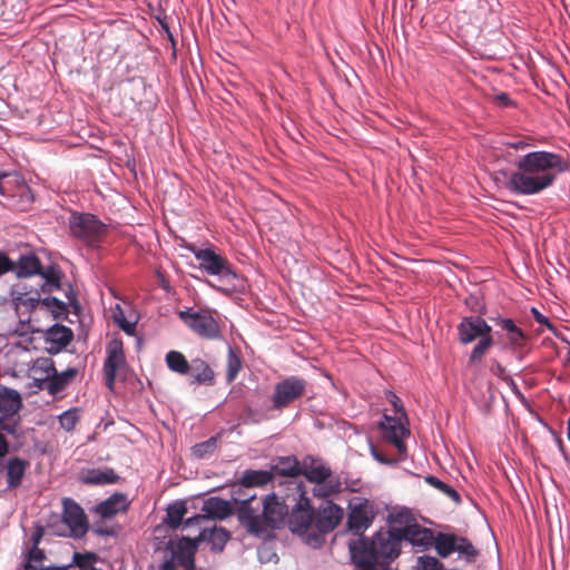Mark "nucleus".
<instances>
[{"mask_svg": "<svg viewBox=\"0 0 570 570\" xmlns=\"http://www.w3.org/2000/svg\"><path fill=\"white\" fill-rule=\"evenodd\" d=\"M119 479V475L110 468L104 470L89 469L82 476L85 483L94 485L114 484L117 483Z\"/></svg>", "mask_w": 570, "mask_h": 570, "instance_id": "nucleus-31", "label": "nucleus"}, {"mask_svg": "<svg viewBox=\"0 0 570 570\" xmlns=\"http://www.w3.org/2000/svg\"><path fill=\"white\" fill-rule=\"evenodd\" d=\"M491 372H492V374H494L495 376H498L500 379H504L505 373H507L505 367L503 365H501L498 361H494L492 363Z\"/></svg>", "mask_w": 570, "mask_h": 570, "instance_id": "nucleus-61", "label": "nucleus"}, {"mask_svg": "<svg viewBox=\"0 0 570 570\" xmlns=\"http://www.w3.org/2000/svg\"><path fill=\"white\" fill-rule=\"evenodd\" d=\"M400 540L409 542L411 546L425 550L433 544L434 533L431 529L420 525L417 522L406 528H397Z\"/></svg>", "mask_w": 570, "mask_h": 570, "instance_id": "nucleus-17", "label": "nucleus"}, {"mask_svg": "<svg viewBox=\"0 0 570 570\" xmlns=\"http://www.w3.org/2000/svg\"><path fill=\"white\" fill-rule=\"evenodd\" d=\"M50 294V293H47ZM41 305L52 314L55 320H65L69 313L68 303L55 297L47 295L42 298Z\"/></svg>", "mask_w": 570, "mask_h": 570, "instance_id": "nucleus-35", "label": "nucleus"}, {"mask_svg": "<svg viewBox=\"0 0 570 570\" xmlns=\"http://www.w3.org/2000/svg\"><path fill=\"white\" fill-rule=\"evenodd\" d=\"M497 327L505 333V343L502 345L504 348H519L520 343L527 342L528 336L525 332L519 327L512 318L502 317L500 315L490 317Z\"/></svg>", "mask_w": 570, "mask_h": 570, "instance_id": "nucleus-18", "label": "nucleus"}, {"mask_svg": "<svg viewBox=\"0 0 570 570\" xmlns=\"http://www.w3.org/2000/svg\"><path fill=\"white\" fill-rule=\"evenodd\" d=\"M458 341L468 345L476 341L481 335L492 332V327L484 318L478 315L464 316L456 326Z\"/></svg>", "mask_w": 570, "mask_h": 570, "instance_id": "nucleus-15", "label": "nucleus"}, {"mask_svg": "<svg viewBox=\"0 0 570 570\" xmlns=\"http://www.w3.org/2000/svg\"><path fill=\"white\" fill-rule=\"evenodd\" d=\"M218 436H210L206 441L199 442L191 446V454L194 458L203 460L209 458L217 450Z\"/></svg>", "mask_w": 570, "mask_h": 570, "instance_id": "nucleus-39", "label": "nucleus"}, {"mask_svg": "<svg viewBox=\"0 0 570 570\" xmlns=\"http://www.w3.org/2000/svg\"><path fill=\"white\" fill-rule=\"evenodd\" d=\"M313 484V495L320 499H324V501L330 497L341 492L342 490V482L340 478L335 475H331L328 479Z\"/></svg>", "mask_w": 570, "mask_h": 570, "instance_id": "nucleus-33", "label": "nucleus"}, {"mask_svg": "<svg viewBox=\"0 0 570 570\" xmlns=\"http://www.w3.org/2000/svg\"><path fill=\"white\" fill-rule=\"evenodd\" d=\"M14 274L18 278L40 276L43 294L61 289V271L53 265L43 266L35 253L21 254L16 262Z\"/></svg>", "mask_w": 570, "mask_h": 570, "instance_id": "nucleus-5", "label": "nucleus"}, {"mask_svg": "<svg viewBox=\"0 0 570 570\" xmlns=\"http://www.w3.org/2000/svg\"><path fill=\"white\" fill-rule=\"evenodd\" d=\"M306 510L311 519L308 530L314 528L318 532L314 534L306 533V543L316 548L324 541L322 534L333 531L340 524L344 517V510L332 500H325L315 508L312 505L308 495Z\"/></svg>", "mask_w": 570, "mask_h": 570, "instance_id": "nucleus-4", "label": "nucleus"}, {"mask_svg": "<svg viewBox=\"0 0 570 570\" xmlns=\"http://www.w3.org/2000/svg\"><path fill=\"white\" fill-rule=\"evenodd\" d=\"M29 463L19 456L10 458L7 463V487L8 489H17L21 485Z\"/></svg>", "mask_w": 570, "mask_h": 570, "instance_id": "nucleus-28", "label": "nucleus"}, {"mask_svg": "<svg viewBox=\"0 0 570 570\" xmlns=\"http://www.w3.org/2000/svg\"><path fill=\"white\" fill-rule=\"evenodd\" d=\"M8 452V442L6 438L0 433V458L4 456Z\"/></svg>", "mask_w": 570, "mask_h": 570, "instance_id": "nucleus-64", "label": "nucleus"}, {"mask_svg": "<svg viewBox=\"0 0 570 570\" xmlns=\"http://www.w3.org/2000/svg\"><path fill=\"white\" fill-rule=\"evenodd\" d=\"M202 510L205 512L207 521L209 518L224 520L233 513V505L225 499L210 497L204 501Z\"/></svg>", "mask_w": 570, "mask_h": 570, "instance_id": "nucleus-27", "label": "nucleus"}, {"mask_svg": "<svg viewBox=\"0 0 570 570\" xmlns=\"http://www.w3.org/2000/svg\"><path fill=\"white\" fill-rule=\"evenodd\" d=\"M502 157L515 170L508 176L505 187L514 195L532 196L550 188L560 174L570 169L569 163L560 154L547 150H528L525 140L504 142Z\"/></svg>", "mask_w": 570, "mask_h": 570, "instance_id": "nucleus-1", "label": "nucleus"}, {"mask_svg": "<svg viewBox=\"0 0 570 570\" xmlns=\"http://www.w3.org/2000/svg\"><path fill=\"white\" fill-rule=\"evenodd\" d=\"M487 353L488 350L478 342L469 355V365H476L481 363Z\"/></svg>", "mask_w": 570, "mask_h": 570, "instance_id": "nucleus-47", "label": "nucleus"}, {"mask_svg": "<svg viewBox=\"0 0 570 570\" xmlns=\"http://www.w3.org/2000/svg\"><path fill=\"white\" fill-rule=\"evenodd\" d=\"M458 542V537L454 534L439 532L436 537H434L433 543L440 557L446 558L451 553L455 551V543Z\"/></svg>", "mask_w": 570, "mask_h": 570, "instance_id": "nucleus-37", "label": "nucleus"}, {"mask_svg": "<svg viewBox=\"0 0 570 570\" xmlns=\"http://www.w3.org/2000/svg\"><path fill=\"white\" fill-rule=\"evenodd\" d=\"M478 342L485 347V350H490L492 345L494 344L493 336L491 332H488L487 334L481 335L478 338Z\"/></svg>", "mask_w": 570, "mask_h": 570, "instance_id": "nucleus-60", "label": "nucleus"}, {"mask_svg": "<svg viewBox=\"0 0 570 570\" xmlns=\"http://www.w3.org/2000/svg\"><path fill=\"white\" fill-rule=\"evenodd\" d=\"M116 324L128 335H132L137 321H128L126 317H116Z\"/></svg>", "mask_w": 570, "mask_h": 570, "instance_id": "nucleus-51", "label": "nucleus"}, {"mask_svg": "<svg viewBox=\"0 0 570 570\" xmlns=\"http://www.w3.org/2000/svg\"><path fill=\"white\" fill-rule=\"evenodd\" d=\"M397 528H381L371 538L361 537L348 542L351 559L356 569L374 570L376 566L385 568L401 552Z\"/></svg>", "mask_w": 570, "mask_h": 570, "instance_id": "nucleus-3", "label": "nucleus"}, {"mask_svg": "<svg viewBox=\"0 0 570 570\" xmlns=\"http://www.w3.org/2000/svg\"><path fill=\"white\" fill-rule=\"evenodd\" d=\"M104 373H105L106 386L109 390H114V385H115L116 377H117V372L116 371L104 370Z\"/></svg>", "mask_w": 570, "mask_h": 570, "instance_id": "nucleus-59", "label": "nucleus"}, {"mask_svg": "<svg viewBox=\"0 0 570 570\" xmlns=\"http://www.w3.org/2000/svg\"><path fill=\"white\" fill-rule=\"evenodd\" d=\"M166 364L170 371L181 375L188 374L193 367V362L189 364L184 354L177 351L166 354Z\"/></svg>", "mask_w": 570, "mask_h": 570, "instance_id": "nucleus-36", "label": "nucleus"}, {"mask_svg": "<svg viewBox=\"0 0 570 570\" xmlns=\"http://www.w3.org/2000/svg\"><path fill=\"white\" fill-rule=\"evenodd\" d=\"M371 454L372 456L380 463L382 464H385V465H394L396 463L395 460L393 459H390V458H386L385 455H383L382 453L379 452V450L373 445L371 444Z\"/></svg>", "mask_w": 570, "mask_h": 570, "instance_id": "nucleus-55", "label": "nucleus"}, {"mask_svg": "<svg viewBox=\"0 0 570 570\" xmlns=\"http://www.w3.org/2000/svg\"><path fill=\"white\" fill-rule=\"evenodd\" d=\"M425 481L440 490L442 493H444L446 497H449L453 502L456 504L461 503V495L460 493L450 484L441 481L434 475H429L425 478Z\"/></svg>", "mask_w": 570, "mask_h": 570, "instance_id": "nucleus-40", "label": "nucleus"}, {"mask_svg": "<svg viewBox=\"0 0 570 570\" xmlns=\"http://www.w3.org/2000/svg\"><path fill=\"white\" fill-rule=\"evenodd\" d=\"M69 228L73 237L88 246H96L106 234V225L90 213L73 212L69 217Z\"/></svg>", "mask_w": 570, "mask_h": 570, "instance_id": "nucleus-6", "label": "nucleus"}, {"mask_svg": "<svg viewBox=\"0 0 570 570\" xmlns=\"http://www.w3.org/2000/svg\"><path fill=\"white\" fill-rule=\"evenodd\" d=\"M107 357L104 362V370L116 371L126 366L124 344L120 338H112L106 347Z\"/></svg>", "mask_w": 570, "mask_h": 570, "instance_id": "nucleus-25", "label": "nucleus"}, {"mask_svg": "<svg viewBox=\"0 0 570 570\" xmlns=\"http://www.w3.org/2000/svg\"><path fill=\"white\" fill-rule=\"evenodd\" d=\"M166 523L170 529H177L181 525L183 519L187 513V508L185 502L179 501L173 504H169L166 510Z\"/></svg>", "mask_w": 570, "mask_h": 570, "instance_id": "nucleus-38", "label": "nucleus"}, {"mask_svg": "<svg viewBox=\"0 0 570 570\" xmlns=\"http://www.w3.org/2000/svg\"><path fill=\"white\" fill-rule=\"evenodd\" d=\"M62 522L68 528V532L59 533L60 535L80 539L89 529L83 509L71 498L62 500Z\"/></svg>", "mask_w": 570, "mask_h": 570, "instance_id": "nucleus-10", "label": "nucleus"}, {"mask_svg": "<svg viewBox=\"0 0 570 570\" xmlns=\"http://www.w3.org/2000/svg\"><path fill=\"white\" fill-rule=\"evenodd\" d=\"M198 544L196 537L194 539L183 537L176 543L170 541L166 547V551H168L184 569H195V554Z\"/></svg>", "mask_w": 570, "mask_h": 570, "instance_id": "nucleus-16", "label": "nucleus"}, {"mask_svg": "<svg viewBox=\"0 0 570 570\" xmlns=\"http://www.w3.org/2000/svg\"><path fill=\"white\" fill-rule=\"evenodd\" d=\"M129 501L125 493L116 492L108 499L101 501L95 507V512L102 519L112 518L119 512H124L128 509Z\"/></svg>", "mask_w": 570, "mask_h": 570, "instance_id": "nucleus-22", "label": "nucleus"}, {"mask_svg": "<svg viewBox=\"0 0 570 570\" xmlns=\"http://www.w3.org/2000/svg\"><path fill=\"white\" fill-rule=\"evenodd\" d=\"M389 401L392 403L396 413L401 412L402 416H405L401 400L393 392L389 393Z\"/></svg>", "mask_w": 570, "mask_h": 570, "instance_id": "nucleus-58", "label": "nucleus"}, {"mask_svg": "<svg viewBox=\"0 0 570 570\" xmlns=\"http://www.w3.org/2000/svg\"><path fill=\"white\" fill-rule=\"evenodd\" d=\"M78 420H79V415H78L77 409L67 410V411L62 412L59 416L60 425L66 431L73 430Z\"/></svg>", "mask_w": 570, "mask_h": 570, "instance_id": "nucleus-45", "label": "nucleus"}, {"mask_svg": "<svg viewBox=\"0 0 570 570\" xmlns=\"http://www.w3.org/2000/svg\"><path fill=\"white\" fill-rule=\"evenodd\" d=\"M78 370L76 367H68L66 371L58 372L47 382L46 390L51 395H57L62 392L70 382L77 376Z\"/></svg>", "mask_w": 570, "mask_h": 570, "instance_id": "nucleus-30", "label": "nucleus"}, {"mask_svg": "<svg viewBox=\"0 0 570 570\" xmlns=\"http://www.w3.org/2000/svg\"><path fill=\"white\" fill-rule=\"evenodd\" d=\"M9 177H10V175L7 173L0 174V194L3 196H11V194L4 188V186L2 184V180L7 179Z\"/></svg>", "mask_w": 570, "mask_h": 570, "instance_id": "nucleus-63", "label": "nucleus"}, {"mask_svg": "<svg viewBox=\"0 0 570 570\" xmlns=\"http://www.w3.org/2000/svg\"><path fill=\"white\" fill-rule=\"evenodd\" d=\"M179 318L200 337L216 340L220 336L217 321L207 311L187 308L179 312Z\"/></svg>", "mask_w": 570, "mask_h": 570, "instance_id": "nucleus-9", "label": "nucleus"}, {"mask_svg": "<svg viewBox=\"0 0 570 570\" xmlns=\"http://www.w3.org/2000/svg\"><path fill=\"white\" fill-rule=\"evenodd\" d=\"M380 429L383 439L397 449L402 459L406 458L404 439L410 434V431L401 419L384 414L383 420L380 422Z\"/></svg>", "mask_w": 570, "mask_h": 570, "instance_id": "nucleus-13", "label": "nucleus"}, {"mask_svg": "<svg viewBox=\"0 0 570 570\" xmlns=\"http://www.w3.org/2000/svg\"><path fill=\"white\" fill-rule=\"evenodd\" d=\"M392 524L389 528H406L416 523L415 518L409 509H401L400 511L391 514Z\"/></svg>", "mask_w": 570, "mask_h": 570, "instance_id": "nucleus-41", "label": "nucleus"}, {"mask_svg": "<svg viewBox=\"0 0 570 570\" xmlns=\"http://www.w3.org/2000/svg\"><path fill=\"white\" fill-rule=\"evenodd\" d=\"M422 570H442L443 564L434 557L422 556L419 558Z\"/></svg>", "mask_w": 570, "mask_h": 570, "instance_id": "nucleus-46", "label": "nucleus"}, {"mask_svg": "<svg viewBox=\"0 0 570 570\" xmlns=\"http://www.w3.org/2000/svg\"><path fill=\"white\" fill-rule=\"evenodd\" d=\"M42 293L41 284H39V287H32L22 282L14 284L10 289V296L17 314L20 315L21 312L28 314L33 311L41 304Z\"/></svg>", "mask_w": 570, "mask_h": 570, "instance_id": "nucleus-12", "label": "nucleus"}, {"mask_svg": "<svg viewBox=\"0 0 570 570\" xmlns=\"http://www.w3.org/2000/svg\"><path fill=\"white\" fill-rule=\"evenodd\" d=\"M72 337L71 328L61 324H53L47 330L45 335L46 344L48 345L46 347L47 352L49 354H58L71 342Z\"/></svg>", "mask_w": 570, "mask_h": 570, "instance_id": "nucleus-20", "label": "nucleus"}, {"mask_svg": "<svg viewBox=\"0 0 570 570\" xmlns=\"http://www.w3.org/2000/svg\"><path fill=\"white\" fill-rule=\"evenodd\" d=\"M531 314L537 323L544 325L549 331H551L553 334H557L556 326L549 321V318L540 313L535 307L531 308Z\"/></svg>", "mask_w": 570, "mask_h": 570, "instance_id": "nucleus-48", "label": "nucleus"}, {"mask_svg": "<svg viewBox=\"0 0 570 570\" xmlns=\"http://www.w3.org/2000/svg\"><path fill=\"white\" fill-rule=\"evenodd\" d=\"M237 507V519L249 534L261 535L266 531L264 522L262 500L256 499V494H249L244 499H234Z\"/></svg>", "mask_w": 570, "mask_h": 570, "instance_id": "nucleus-7", "label": "nucleus"}, {"mask_svg": "<svg viewBox=\"0 0 570 570\" xmlns=\"http://www.w3.org/2000/svg\"><path fill=\"white\" fill-rule=\"evenodd\" d=\"M505 350L510 351L518 362H522L524 360L525 354L528 353L527 342L520 343L519 348H505Z\"/></svg>", "mask_w": 570, "mask_h": 570, "instance_id": "nucleus-56", "label": "nucleus"}, {"mask_svg": "<svg viewBox=\"0 0 570 570\" xmlns=\"http://www.w3.org/2000/svg\"><path fill=\"white\" fill-rule=\"evenodd\" d=\"M204 522H207V518L206 515L204 514H196L194 517H190V518H187L183 523V529H188V528H191V527H198V528H203V523Z\"/></svg>", "mask_w": 570, "mask_h": 570, "instance_id": "nucleus-53", "label": "nucleus"}, {"mask_svg": "<svg viewBox=\"0 0 570 570\" xmlns=\"http://www.w3.org/2000/svg\"><path fill=\"white\" fill-rule=\"evenodd\" d=\"M455 551H458L460 554H463L468 561H471L478 554L476 549L473 547L470 540L464 537H458Z\"/></svg>", "mask_w": 570, "mask_h": 570, "instance_id": "nucleus-44", "label": "nucleus"}, {"mask_svg": "<svg viewBox=\"0 0 570 570\" xmlns=\"http://www.w3.org/2000/svg\"><path fill=\"white\" fill-rule=\"evenodd\" d=\"M92 532L100 537H116L117 531L114 528L104 525L102 523H94Z\"/></svg>", "mask_w": 570, "mask_h": 570, "instance_id": "nucleus-52", "label": "nucleus"}, {"mask_svg": "<svg viewBox=\"0 0 570 570\" xmlns=\"http://www.w3.org/2000/svg\"><path fill=\"white\" fill-rule=\"evenodd\" d=\"M96 560V554L91 552L85 554L76 552L73 554V562L79 570H102L95 566Z\"/></svg>", "mask_w": 570, "mask_h": 570, "instance_id": "nucleus-43", "label": "nucleus"}, {"mask_svg": "<svg viewBox=\"0 0 570 570\" xmlns=\"http://www.w3.org/2000/svg\"><path fill=\"white\" fill-rule=\"evenodd\" d=\"M301 474L311 483H320L333 475L324 460L313 455H306L303 459Z\"/></svg>", "mask_w": 570, "mask_h": 570, "instance_id": "nucleus-19", "label": "nucleus"}, {"mask_svg": "<svg viewBox=\"0 0 570 570\" xmlns=\"http://www.w3.org/2000/svg\"><path fill=\"white\" fill-rule=\"evenodd\" d=\"M273 481V472L269 470L247 469L242 473L239 482L245 488L262 487Z\"/></svg>", "mask_w": 570, "mask_h": 570, "instance_id": "nucleus-32", "label": "nucleus"}, {"mask_svg": "<svg viewBox=\"0 0 570 570\" xmlns=\"http://www.w3.org/2000/svg\"><path fill=\"white\" fill-rule=\"evenodd\" d=\"M242 368L240 356L232 348H228L227 355V381L233 382Z\"/></svg>", "mask_w": 570, "mask_h": 570, "instance_id": "nucleus-42", "label": "nucleus"}, {"mask_svg": "<svg viewBox=\"0 0 570 570\" xmlns=\"http://www.w3.org/2000/svg\"><path fill=\"white\" fill-rule=\"evenodd\" d=\"M219 285L215 288L226 295L240 293L245 289L246 282L244 277L237 274L230 266L226 265L220 274H217Z\"/></svg>", "mask_w": 570, "mask_h": 570, "instance_id": "nucleus-21", "label": "nucleus"}, {"mask_svg": "<svg viewBox=\"0 0 570 570\" xmlns=\"http://www.w3.org/2000/svg\"><path fill=\"white\" fill-rule=\"evenodd\" d=\"M116 324L128 335H132L137 321H128L126 317H116Z\"/></svg>", "mask_w": 570, "mask_h": 570, "instance_id": "nucleus-50", "label": "nucleus"}, {"mask_svg": "<svg viewBox=\"0 0 570 570\" xmlns=\"http://www.w3.org/2000/svg\"><path fill=\"white\" fill-rule=\"evenodd\" d=\"M181 247L194 254L195 258L199 261V268L204 269L208 275L216 276L220 274L225 266L229 264L225 257L217 254L213 248H198L196 245L186 242H184Z\"/></svg>", "mask_w": 570, "mask_h": 570, "instance_id": "nucleus-14", "label": "nucleus"}, {"mask_svg": "<svg viewBox=\"0 0 570 570\" xmlns=\"http://www.w3.org/2000/svg\"><path fill=\"white\" fill-rule=\"evenodd\" d=\"M229 532L223 527H203L196 537L198 543L207 541L210 546V550L214 552H222L229 540Z\"/></svg>", "mask_w": 570, "mask_h": 570, "instance_id": "nucleus-23", "label": "nucleus"}, {"mask_svg": "<svg viewBox=\"0 0 570 570\" xmlns=\"http://www.w3.org/2000/svg\"><path fill=\"white\" fill-rule=\"evenodd\" d=\"M179 566L176 560L168 554L163 562L159 564V570H176V567Z\"/></svg>", "mask_w": 570, "mask_h": 570, "instance_id": "nucleus-57", "label": "nucleus"}, {"mask_svg": "<svg viewBox=\"0 0 570 570\" xmlns=\"http://www.w3.org/2000/svg\"><path fill=\"white\" fill-rule=\"evenodd\" d=\"M35 373V385L39 389H45L47 382L56 373L55 362L50 357H38L32 366Z\"/></svg>", "mask_w": 570, "mask_h": 570, "instance_id": "nucleus-29", "label": "nucleus"}, {"mask_svg": "<svg viewBox=\"0 0 570 570\" xmlns=\"http://www.w3.org/2000/svg\"><path fill=\"white\" fill-rule=\"evenodd\" d=\"M307 494L308 491L303 481L279 482L277 491L268 493L262 500L266 531L287 525L292 533L306 534L311 521L306 510Z\"/></svg>", "mask_w": 570, "mask_h": 570, "instance_id": "nucleus-2", "label": "nucleus"}, {"mask_svg": "<svg viewBox=\"0 0 570 570\" xmlns=\"http://www.w3.org/2000/svg\"><path fill=\"white\" fill-rule=\"evenodd\" d=\"M22 407V399L18 391L0 385L1 416L12 417Z\"/></svg>", "mask_w": 570, "mask_h": 570, "instance_id": "nucleus-24", "label": "nucleus"}, {"mask_svg": "<svg viewBox=\"0 0 570 570\" xmlns=\"http://www.w3.org/2000/svg\"><path fill=\"white\" fill-rule=\"evenodd\" d=\"M10 417L0 416V430L11 434L17 435L18 421L8 422Z\"/></svg>", "mask_w": 570, "mask_h": 570, "instance_id": "nucleus-54", "label": "nucleus"}, {"mask_svg": "<svg viewBox=\"0 0 570 570\" xmlns=\"http://www.w3.org/2000/svg\"><path fill=\"white\" fill-rule=\"evenodd\" d=\"M346 527L355 535L363 533L372 525L375 518L373 503L365 498H354L348 502Z\"/></svg>", "mask_w": 570, "mask_h": 570, "instance_id": "nucleus-8", "label": "nucleus"}, {"mask_svg": "<svg viewBox=\"0 0 570 570\" xmlns=\"http://www.w3.org/2000/svg\"><path fill=\"white\" fill-rule=\"evenodd\" d=\"M306 387V382L297 376H288L278 382L273 394L274 409L281 410L301 397Z\"/></svg>", "mask_w": 570, "mask_h": 570, "instance_id": "nucleus-11", "label": "nucleus"}, {"mask_svg": "<svg viewBox=\"0 0 570 570\" xmlns=\"http://www.w3.org/2000/svg\"><path fill=\"white\" fill-rule=\"evenodd\" d=\"M193 375L191 383L212 385L214 383V371L203 360H193V367L189 371Z\"/></svg>", "mask_w": 570, "mask_h": 570, "instance_id": "nucleus-34", "label": "nucleus"}, {"mask_svg": "<svg viewBox=\"0 0 570 570\" xmlns=\"http://www.w3.org/2000/svg\"><path fill=\"white\" fill-rule=\"evenodd\" d=\"M14 267H16V262H13L11 258H9V256L6 253L0 252V276L7 274L9 272L14 273Z\"/></svg>", "mask_w": 570, "mask_h": 570, "instance_id": "nucleus-49", "label": "nucleus"}, {"mask_svg": "<svg viewBox=\"0 0 570 570\" xmlns=\"http://www.w3.org/2000/svg\"><path fill=\"white\" fill-rule=\"evenodd\" d=\"M42 534H43V528L42 527H38L36 529V531L33 532L32 534V541H33V546L37 547L42 538Z\"/></svg>", "mask_w": 570, "mask_h": 570, "instance_id": "nucleus-62", "label": "nucleus"}, {"mask_svg": "<svg viewBox=\"0 0 570 570\" xmlns=\"http://www.w3.org/2000/svg\"><path fill=\"white\" fill-rule=\"evenodd\" d=\"M302 463L295 456H281L277 458L271 465L273 478L275 475L287 476V480H298L301 475Z\"/></svg>", "mask_w": 570, "mask_h": 570, "instance_id": "nucleus-26", "label": "nucleus"}]
</instances>
